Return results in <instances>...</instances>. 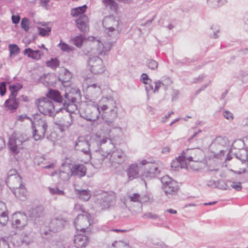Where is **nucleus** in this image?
<instances>
[{
	"instance_id": "57",
	"label": "nucleus",
	"mask_w": 248,
	"mask_h": 248,
	"mask_svg": "<svg viewBox=\"0 0 248 248\" xmlns=\"http://www.w3.org/2000/svg\"><path fill=\"white\" fill-rule=\"evenodd\" d=\"M0 248H10L9 243L4 238H1Z\"/></svg>"
},
{
	"instance_id": "15",
	"label": "nucleus",
	"mask_w": 248,
	"mask_h": 248,
	"mask_svg": "<svg viewBox=\"0 0 248 248\" xmlns=\"http://www.w3.org/2000/svg\"><path fill=\"white\" fill-rule=\"evenodd\" d=\"M111 149V152L109 157V161L112 166L117 167L124 163L126 159V156L125 153L121 149Z\"/></svg>"
},
{
	"instance_id": "36",
	"label": "nucleus",
	"mask_w": 248,
	"mask_h": 248,
	"mask_svg": "<svg viewBox=\"0 0 248 248\" xmlns=\"http://www.w3.org/2000/svg\"><path fill=\"white\" fill-rule=\"evenodd\" d=\"M84 39V36L81 35L75 36L71 39L74 44L78 47L81 46Z\"/></svg>"
},
{
	"instance_id": "55",
	"label": "nucleus",
	"mask_w": 248,
	"mask_h": 248,
	"mask_svg": "<svg viewBox=\"0 0 248 248\" xmlns=\"http://www.w3.org/2000/svg\"><path fill=\"white\" fill-rule=\"evenodd\" d=\"M145 88L147 93H149L150 91H153L154 93V88L152 81L148 82V83L146 84Z\"/></svg>"
},
{
	"instance_id": "2",
	"label": "nucleus",
	"mask_w": 248,
	"mask_h": 248,
	"mask_svg": "<svg viewBox=\"0 0 248 248\" xmlns=\"http://www.w3.org/2000/svg\"><path fill=\"white\" fill-rule=\"evenodd\" d=\"M47 95L56 102L63 103V108L62 110L63 109L72 115L77 109L75 103L77 99L80 97V92L77 88H68L66 90L64 97H62L59 91L50 89Z\"/></svg>"
},
{
	"instance_id": "18",
	"label": "nucleus",
	"mask_w": 248,
	"mask_h": 248,
	"mask_svg": "<svg viewBox=\"0 0 248 248\" xmlns=\"http://www.w3.org/2000/svg\"><path fill=\"white\" fill-rule=\"evenodd\" d=\"M12 221L14 228L22 229L27 225L28 218L26 215L17 212L13 214Z\"/></svg>"
},
{
	"instance_id": "37",
	"label": "nucleus",
	"mask_w": 248,
	"mask_h": 248,
	"mask_svg": "<svg viewBox=\"0 0 248 248\" xmlns=\"http://www.w3.org/2000/svg\"><path fill=\"white\" fill-rule=\"evenodd\" d=\"M52 224L56 225V226L55 227L53 228V231L55 232L58 231L59 230L61 229L63 227V222L62 220L58 219H55L52 221V224L50 226L51 228H52Z\"/></svg>"
},
{
	"instance_id": "24",
	"label": "nucleus",
	"mask_w": 248,
	"mask_h": 248,
	"mask_svg": "<svg viewBox=\"0 0 248 248\" xmlns=\"http://www.w3.org/2000/svg\"><path fill=\"white\" fill-rule=\"evenodd\" d=\"M74 241L77 248H82L87 246L89 240L87 236L79 234L75 235Z\"/></svg>"
},
{
	"instance_id": "49",
	"label": "nucleus",
	"mask_w": 248,
	"mask_h": 248,
	"mask_svg": "<svg viewBox=\"0 0 248 248\" xmlns=\"http://www.w3.org/2000/svg\"><path fill=\"white\" fill-rule=\"evenodd\" d=\"M142 217L144 218H151V219H156L158 217V216L155 214L152 213H146L142 216Z\"/></svg>"
},
{
	"instance_id": "48",
	"label": "nucleus",
	"mask_w": 248,
	"mask_h": 248,
	"mask_svg": "<svg viewBox=\"0 0 248 248\" xmlns=\"http://www.w3.org/2000/svg\"><path fill=\"white\" fill-rule=\"evenodd\" d=\"M215 142L217 144L224 146L226 143V139L221 136L217 137L215 139Z\"/></svg>"
},
{
	"instance_id": "46",
	"label": "nucleus",
	"mask_w": 248,
	"mask_h": 248,
	"mask_svg": "<svg viewBox=\"0 0 248 248\" xmlns=\"http://www.w3.org/2000/svg\"><path fill=\"white\" fill-rule=\"evenodd\" d=\"M8 221L7 213L0 215V224L2 225H5Z\"/></svg>"
},
{
	"instance_id": "11",
	"label": "nucleus",
	"mask_w": 248,
	"mask_h": 248,
	"mask_svg": "<svg viewBox=\"0 0 248 248\" xmlns=\"http://www.w3.org/2000/svg\"><path fill=\"white\" fill-rule=\"evenodd\" d=\"M22 86L19 83L9 86L11 94L9 98L5 102V107L8 109L12 110L16 109L18 107V101L16 99L17 92L22 88Z\"/></svg>"
},
{
	"instance_id": "23",
	"label": "nucleus",
	"mask_w": 248,
	"mask_h": 248,
	"mask_svg": "<svg viewBox=\"0 0 248 248\" xmlns=\"http://www.w3.org/2000/svg\"><path fill=\"white\" fill-rule=\"evenodd\" d=\"M88 18L87 16L83 15L81 16L76 20L78 28L83 32H86L89 30L88 26Z\"/></svg>"
},
{
	"instance_id": "19",
	"label": "nucleus",
	"mask_w": 248,
	"mask_h": 248,
	"mask_svg": "<svg viewBox=\"0 0 248 248\" xmlns=\"http://www.w3.org/2000/svg\"><path fill=\"white\" fill-rule=\"evenodd\" d=\"M90 146L88 141L83 137H79L75 142V148L77 150L80 151L86 155H91Z\"/></svg>"
},
{
	"instance_id": "32",
	"label": "nucleus",
	"mask_w": 248,
	"mask_h": 248,
	"mask_svg": "<svg viewBox=\"0 0 248 248\" xmlns=\"http://www.w3.org/2000/svg\"><path fill=\"white\" fill-rule=\"evenodd\" d=\"M63 119V122L61 124L67 128H68L73 123V116L71 114L64 116Z\"/></svg>"
},
{
	"instance_id": "39",
	"label": "nucleus",
	"mask_w": 248,
	"mask_h": 248,
	"mask_svg": "<svg viewBox=\"0 0 248 248\" xmlns=\"http://www.w3.org/2000/svg\"><path fill=\"white\" fill-rule=\"evenodd\" d=\"M46 64L48 67L52 69H55L59 66L60 62L57 59H51L50 61H47Z\"/></svg>"
},
{
	"instance_id": "13",
	"label": "nucleus",
	"mask_w": 248,
	"mask_h": 248,
	"mask_svg": "<svg viewBox=\"0 0 248 248\" xmlns=\"http://www.w3.org/2000/svg\"><path fill=\"white\" fill-rule=\"evenodd\" d=\"M88 65L89 70L94 74H101L105 69L102 60L96 56L89 58Z\"/></svg>"
},
{
	"instance_id": "34",
	"label": "nucleus",
	"mask_w": 248,
	"mask_h": 248,
	"mask_svg": "<svg viewBox=\"0 0 248 248\" xmlns=\"http://www.w3.org/2000/svg\"><path fill=\"white\" fill-rule=\"evenodd\" d=\"M58 46L62 51L66 52H70L72 51L74 48L66 44L62 41L61 40L60 43L58 44Z\"/></svg>"
},
{
	"instance_id": "7",
	"label": "nucleus",
	"mask_w": 248,
	"mask_h": 248,
	"mask_svg": "<svg viewBox=\"0 0 248 248\" xmlns=\"http://www.w3.org/2000/svg\"><path fill=\"white\" fill-rule=\"evenodd\" d=\"M140 164L144 166V171L142 175L145 177L153 178L157 176L163 168L161 162H150L143 160Z\"/></svg>"
},
{
	"instance_id": "59",
	"label": "nucleus",
	"mask_w": 248,
	"mask_h": 248,
	"mask_svg": "<svg viewBox=\"0 0 248 248\" xmlns=\"http://www.w3.org/2000/svg\"><path fill=\"white\" fill-rule=\"evenodd\" d=\"M16 175H19L17 173V171L15 169L10 170L7 173V177H10L12 176H16Z\"/></svg>"
},
{
	"instance_id": "56",
	"label": "nucleus",
	"mask_w": 248,
	"mask_h": 248,
	"mask_svg": "<svg viewBox=\"0 0 248 248\" xmlns=\"http://www.w3.org/2000/svg\"><path fill=\"white\" fill-rule=\"evenodd\" d=\"M6 213H7V210L5 204L2 202H0V215Z\"/></svg>"
},
{
	"instance_id": "35",
	"label": "nucleus",
	"mask_w": 248,
	"mask_h": 248,
	"mask_svg": "<svg viewBox=\"0 0 248 248\" xmlns=\"http://www.w3.org/2000/svg\"><path fill=\"white\" fill-rule=\"evenodd\" d=\"M236 157L242 162L246 161H248V152L247 150L242 149L239 151V153L236 154Z\"/></svg>"
},
{
	"instance_id": "33",
	"label": "nucleus",
	"mask_w": 248,
	"mask_h": 248,
	"mask_svg": "<svg viewBox=\"0 0 248 248\" xmlns=\"http://www.w3.org/2000/svg\"><path fill=\"white\" fill-rule=\"evenodd\" d=\"M43 207L42 206H37L32 209L31 213V216L34 218L40 217L43 215Z\"/></svg>"
},
{
	"instance_id": "25",
	"label": "nucleus",
	"mask_w": 248,
	"mask_h": 248,
	"mask_svg": "<svg viewBox=\"0 0 248 248\" xmlns=\"http://www.w3.org/2000/svg\"><path fill=\"white\" fill-rule=\"evenodd\" d=\"M24 54L27 55L29 58L33 60H38L41 58L44 53L40 50H33L30 48H26L24 50Z\"/></svg>"
},
{
	"instance_id": "38",
	"label": "nucleus",
	"mask_w": 248,
	"mask_h": 248,
	"mask_svg": "<svg viewBox=\"0 0 248 248\" xmlns=\"http://www.w3.org/2000/svg\"><path fill=\"white\" fill-rule=\"evenodd\" d=\"M102 2L106 7H108L111 10H115L117 9V4L113 0H103Z\"/></svg>"
},
{
	"instance_id": "14",
	"label": "nucleus",
	"mask_w": 248,
	"mask_h": 248,
	"mask_svg": "<svg viewBox=\"0 0 248 248\" xmlns=\"http://www.w3.org/2000/svg\"><path fill=\"white\" fill-rule=\"evenodd\" d=\"M91 217L87 213L86 215L79 214L74 221L76 230L81 232H85L91 224Z\"/></svg>"
},
{
	"instance_id": "30",
	"label": "nucleus",
	"mask_w": 248,
	"mask_h": 248,
	"mask_svg": "<svg viewBox=\"0 0 248 248\" xmlns=\"http://www.w3.org/2000/svg\"><path fill=\"white\" fill-rule=\"evenodd\" d=\"M87 8V5H84L82 6H80L72 9L71 10V15L73 17L79 16L80 15L81 16H82L83 15L82 14H83L86 12Z\"/></svg>"
},
{
	"instance_id": "3",
	"label": "nucleus",
	"mask_w": 248,
	"mask_h": 248,
	"mask_svg": "<svg viewBox=\"0 0 248 248\" xmlns=\"http://www.w3.org/2000/svg\"><path fill=\"white\" fill-rule=\"evenodd\" d=\"M106 136L101 138L98 137L97 144L100 146V151L96 152L93 157L92 158V164L96 169L100 168L102 165L104 160L110 153L111 149L115 148V144L110 140V134L105 135Z\"/></svg>"
},
{
	"instance_id": "31",
	"label": "nucleus",
	"mask_w": 248,
	"mask_h": 248,
	"mask_svg": "<svg viewBox=\"0 0 248 248\" xmlns=\"http://www.w3.org/2000/svg\"><path fill=\"white\" fill-rule=\"evenodd\" d=\"M227 2V0H207L208 5L214 8H217Z\"/></svg>"
},
{
	"instance_id": "41",
	"label": "nucleus",
	"mask_w": 248,
	"mask_h": 248,
	"mask_svg": "<svg viewBox=\"0 0 248 248\" xmlns=\"http://www.w3.org/2000/svg\"><path fill=\"white\" fill-rule=\"evenodd\" d=\"M21 28L24 29V30L27 32L29 30V19L26 18L24 17L22 19L21 22Z\"/></svg>"
},
{
	"instance_id": "16",
	"label": "nucleus",
	"mask_w": 248,
	"mask_h": 248,
	"mask_svg": "<svg viewBox=\"0 0 248 248\" xmlns=\"http://www.w3.org/2000/svg\"><path fill=\"white\" fill-rule=\"evenodd\" d=\"M102 24L103 27L106 28V30H108V33L109 36H111L112 33H114L118 32L120 22L113 16H109L104 18Z\"/></svg>"
},
{
	"instance_id": "54",
	"label": "nucleus",
	"mask_w": 248,
	"mask_h": 248,
	"mask_svg": "<svg viewBox=\"0 0 248 248\" xmlns=\"http://www.w3.org/2000/svg\"><path fill=\"white\" fill-rule=\"evenodd\" d=\"M141 78L142 82L145 84L148 83V82H151V80L149 78L148 76L146 74H142Z\"/></svg>"
},
{
	"instance_id": "27",
	"label": "nucleus",
	"mask_w": 248,
	"mask_h": 248,
	"mask_svg": "<svg viewBox=\"0 0 248 248\" xmlns=\"http://www.w3.org/2000/svg\"><path fill=\"white\" fill-rule=\"evenodd\" d=\"M171 167L174 169H177L179 167L181 168H186L187 167L186 161L183 158L182 154L181 155L176 158L175 160L171 162Z\"/></svg>"
},
{
	"instance_id": "8",
	"label": "nucleus",
	"mask_w": 248,
	"mask_h": 248,
	"mask_svg": "<svg viewBox=\"0 0 248 248\" xmlns=\"http://www.w3.org/2000/svg\"><path fill=\"white\" fill-rule=\"evenodd\" d=\"M28 140V137L22 134L14 133L10 137L8 143L10 150L15 154H17L22 148L23 143Z\"/></svg>"
},
{
	"instance_id": "10",
	"label": "nucleus",
	"mask_w": 248,
	"mask_h": 248,
	"mask_svg": "<svg viewBox=\"0 0 248 248\" xmlns=\"http://www.w3.org/2000/svg\"><path fill=\"white\" fill-rule=\"evenodd\" d=\"M33 134L32 137L35 140L43 139L47 128V124L44 119H35L32 122Z\"/></svg>"
},
{
	"instance_id": "60",
	"label": "nucleus",
	"mask_w": 248,
	"mask_h": 248,
	"mask_svg": "<svg viewBox=\"0 0 248 248\" xmlns=\"http://www.w3.org/2000/svg\"><path fill=\"white\" fill-rule=\"evenodd\" d=\"M161 82H164L165 83V85H162L165 90H166L167 86L170 85L171 83V81L169 78H167L161 81Z\"/></svg>"
},
{
	"instance_id": "9",
	"label": "nucleus",
	"mask_w": 248,
	"mask_h": 248,
	"mask_svg": "<svg viewBox=\"0 0 248 248\" xmlns=\"http://www.w3.org/2000/svg\"><path fill=\"white\" fill-rule=\"evenodd\" d=\"M116 195L113 192H103L96 199L95 203L102 209H107L112 206L115 203Z\"/></svg>"
},
{
	"instance_id": "61",
	"label": "nucleus",
	"mask_w": 248,
	"mask_h": 248,
	"mask_svg": "<svg viewBox=\"0 0 248 248\" xmlns=\"http://www.w3.org/2000/svg\"><path fill=\"white\" fill-rule=\"evenodd\" d=\"M20 19V17L19 16H15L13 15L12 16V20L13 23L17 24L19 23Z\"/></svg>"
},
{
	"instance_id": "50",
	"label": "nucleus",
	"mask_w": 248,
	"mask_h": 248,
	"mask_svg": "<svg viewBox=\"0 0 248 248\" xmlns=\"http://www.w3.org/2000/svg\"><path fill=\"white\" fill-rule=\"evenodd\" d=\"M224 117L227 120L232 121L233 119V116L232 113L231 112L225 110L223 112Z\"/></svg>"
},
{
	"instance_id": "52",
	"label": "nucleus",
	"mask_w": 248,
	"mask_h": 248,
	"mask_svg": "<svg viewBox=\"0 0 248 248\" xmlns=\"http://www.w3.org/2000/svg\"><path fill=\"white\" fill-rule=\"evenodd\" d=\"M155 84V88L154 90V93H156L158 91L159 88L162 86V85H165V83L164 82H161V81H157L154 82Z\"/></svg>"
},
{
	"instance_id": "17",
	"label": "nucleus",
	"mask_w": 248,
	"mask_h": 248,
	"mask_svg": "<svg viewBox=\"0 0 248 248\" xmlns=\"http://www.w3.org/2000/svg\"><path fill=\"white\" fill-rule=\"evenodd\" d=\"M182 154L183 158L186 159V162L202 160L204 156L202 151L199 148L187 149L186 151H183Z\"/></svg>"
},
{
	"instance_id": "20",
	"label": "nucleus",
	"mask_w": 248,
	"mask_h": 248,
	"mask_svg": "<svg viewBox=\"0 0 248 248\" xmlns=\"http://www.w3.org/2000/svg\"><path fill=\"white\" fill-rule=\"evenodd\" d=\"M140 165H141L140 163L139 164L134 163L128 167L126 172L129 180H132L138 177Z\"/></svg>"
},
{
	"instance_id": "63",
	"label": "nucleus",
	"mask_w": 248,
	"mask_h": 248,
	"mask_svg": "<svg viewBox=\"0 0 248 248\" xmlns=\"http://www.w3.org/2000/svg\"><path fill=\"white\" fill-rule=\"evenodd\" d=\"M49 0H40L41 5L45 8V9H48V3L49 2Z\"/></svg>"
},
{
	"instance_id": "4",
	"label": "nucleus",
	"mask_w": 248,
	"mask_h": 248,
	"mask_svg": "<svg viewBox=\"0 0 248 248\" xmlns=\"http://www.w3.org/2000/svg\"><path fill=\"white\" fill-rule=\"evenodd\" d=\"M112 44L109 42H101L96 40L94 37H91L86 41V46L84 49L85 55L90 57L97 56L98 55H105L110 50Z\"/></svg>"
},
{
	"instance_id": "1",
	"label": "nucleus",
	"mask_w": 248,
	"mask_h": 248,
	"mask_svg": "<svg viewBox=\"0 0 248 248\" xmlns=\"http://www.w3.org/2000/svg\"><path fill=\"white\" fill-rule=\"evenodd\" d=\"M80 115L89 121H95L101 115L105 120L101 129L102 134L109 135L114 129L118 128L113 123L118 116V109L113 98L103 97L98 104L88 102L82 104L79 110Z\"/></svg>"
},
{
	"instance_id": "51",
	"label": "nucleus",
	"mask_w": 248,
	"mask_h": 248,
	"mask_svg": "<svg viewBox=\"0 0 248 248\" xmlns=\"http://www.w3.org/2000/svg\"><path fill=\"white\" fill-rule=\"evenodd\" d=\"M6 91V82H2L0 83V94L1 96L4 95L5 94Z\"/></svg>"
},
{
	"instance_id": "5",
	"label": "nucleus",
	"mask_w": 248,
	"mask_h": 248,
	"mask_svg": "<svg viewBox=\"0 0 248 248\" xmlns=\"http://www.w3.org/2000/svg\"><path fill=\"white\" fill-rule=\"evenodd\" d=\"M149 198L145 195L129 192L121 199V201L129 210L138 213L142 210V204L149 201Z\"/></svg>"
},
{
	"instance_id": "43",
	"label": "nucleus",
	"mask_w": 248,
	"mask_h": 248,
	"mask_svg": "<svg viewBox=\"0 0 248 248\" xmlns=\"http://www.w3.org/2000/svg\"><path fill=\"white\" fill-rule=\"evenodd\" d=\"M147 65L150 69L152 70H155L158 67V63L155 60H148L147 62Z\"/></svg>"
},
{
	"instance_id": "53",
	"label": "nucleus",
	"mask_w": 248,
	"mask_h": 248,
	"mask_svg": "<svg viewBox=\"0 0 248 248\" xmlns=\"http://www.w3.org/2000/svg\"><path fill=\"white\" fill-rule=\"evenodd\" d=\"M88 89L89 91H92V89H95L96 92L98 93H100V88L99 86H98L95 84H93L88 86Z\"/></svg>"
},
{
	"instance_id": "42",
	"label": "nucleus",
	"mask_w": 248,
	"mask_h": 248,
	"mask_svg": "<svg viewBox=\"0 0 248 248\" xmlns=\"http://www.w3.org/2000/svg\"><path fill=\"white\" fill-rule=\"evenodd\" d=\"M210 30L213 31V35L212 36L214 38H217L219 36V27L217 25H213L211 28Z\"/></svg>"
},
{
	"instance_id": "28",
	"label": "nucleus",
	"mask_w": 248,
	"mask_h": 248,
	"mask_svg": "<svg viewBox=\"0 0 248 248\" xmlns=\"http://www.w3.org/2000/svg\"><path fill=\"white\" fill-rule=\"evenodd\" d=\"M11 190L15 196L20 200L23 201L25 199L26 196V189L23 185Z\"/></svg>"
},
{
	"instance_id": "29",
	"label": "nucleus",
	"mask_w": 248,
	"mask_h": 248,
	"mask_svg": "<svg viewBox=\"0 0 248 248\" xmlns=\"http://www.w3.org/2000/svg\"><path fill=\"white\" fill-rule=\"evenodd\" d=\"M78 198L84 201H88L91 197V193L88 189H75Z\"/></svg>"
},
{
	"instance_id": "62",
	"label": "nucleus",
	"mask_w": 248,
	"mask_h": 248,
	"mask_svg": "<svg viewBox=\"0 0 248 248\" xmlns=\"http://www.w3.org/2000/svg\"><path fill=\"white\" fill-rule=\"evenodd\" d=\"M202 132V130L200 129H199L197 131H195L194 133L191 136H190L189 139H188V141H190L191 140H192L193 139H194L199 133Z\"/></svg>"
},
{
	"instance_id": "47",
	"label": "nucleus",
	"mask_w": 248,
	"mask_h": 248,
	"mask_svg": "<svg viewBox=\"0 0 248 248\" xmlns=\"http://www.w3.org/2000/svg\"><path fill=\"white\" fill-rule=\"evenodd\" d=\"M49 190L50 193L52 194H57L59 195H63L64 194V192L62 190L59 189L58 188H49Z\"/></svg>"
},
{
	"instance_id": "58",
	"label": "nucleus",
	"mask_w": 248,
	"mask_h": 248,
	"mask_svg": "<svg viewBox=\"0 0 248 248\" xmlns=\"http://www.w3.org/2000/svg\"><path fill=\"white\" fill-rule=\"evenodd\" d=\"M74 210L76 212L81 211L82 212H84V208L82 205L79 203H76L75 205Z\"/></svg>"
},
{
	"instance_id": "12",
	"label": "nucleus",
	"mask_w": 248,
	"mask_h": 248,
	"mask_svg": "<svg viewBox=\"0 0 248 248\" xmlns=\"http://www.w3.org/2000/svg\"><path fill=\"white\" fill-rule=\"evenodd\" d=\"M161 181L162 189L167 196L175 194L178 190V186L176 181L166 175L162 177Z\"/></svg>"
},
{
	"instance_id": "22",
	"label": "nucleus",
	"mask_w": 248,
	"mask_h": 248,
	"mask_svg": "<svg viewBox=\"0 0 248 248\" xmlns=\"http://www.w3.org/2000/svg\"><path fill=\"white\" fill-rule=\"evenodd\" d=\"M6 182L7 186L11 190L14 189L22 185L21 178L20 175L7 177Z\"/></svg>"
},
{
	"instance_id": "40",
	"label": "nucleus",
	"mask_w": 248,
	"mask_h": 248,
	"mask_svg": "<svg viewBox=\"0 0 248 248\" xmlns=\"http://www.w3.org/2000/svg\"><path fill=\"white\" fill-rule=\"evenodd\" d=\"M10 55H15L19 52V48L16 44H11L9 46Z\"/></svg>"
},
{
	"instance_id": "26",
	"label": "nucleus",
	"mask_w": 248,
	"mask_h": 248,
	"mask_svg": "<svg viewBox=\"0 0 248 248\" xmlns=\"http://www.w3.org/2000/svg\"><path fill=\"white\" fill-rule=\"evenodd\" d=\"M186 164L187 167H186V169H190L194 170H198L204 168L205 166V163L202 160L190 161L186 162Z\"/></svg>"
},
{
	"instance_id": "6",
	"label": "nucleus",
	"mask_w": 248,
	"mask_h": 248,
	"mask_svg": "<svg viewBox=\"0 0 248 248\" xmlns=\"http://www.w3.org/2000/svg\"><path fill=\"white\" fill-rule=\"evenodd\" d=\"M48 93L46 94V97L38 98L35 100V103L39 111L44 115L53 116L59 111L62 110V108L58 110L55 109V107L52 102V98L48 96Z\"/></svg>"
},
{
	"instance_id": "44",
	"label": "nucleus",
	"mask_w": 248,
	"mask_h": 248,
	"mask_svg": "<svg viewBox=\"0 0 248 248\" xmlns=\"http://www.w3.org/2000/svg\"><path fill=\"white\" fill-rule=\"evenodd\" d=\"M38 30L39 32V34L43 36H45L46 35H48L49 33L51 31V28L50 27H46L45 28H38Z\"/></svg>"
},
{
	"instance_id": "21",
	"label": "nucleus",
	"mask_w": 248,
	"mask_h": 248,
	"mask_svg": "<svg viewBox=\"0 0 248 248\" xmlns=\"http://www.w3.org/2000/svg\"><path fill=\"white\" fill-rule=\"evenodd\" d=\"M86 168L81 164H75L70 169L71 175L81 177L86 175Z\"/></svg>"
},
{
	"instance_id": "64",
	"label": "nucleus",
	"mask_w": 248,
	"mask_h": 248,
	"mask_svg": "<svg viewBox=\"0 0 248 248\" xmlns=\"http://www.w3.org/2000/svg\"><path fill=\"white\" fill-rule=\"evenodd\" d=\"M172 114H173V112L171 111V112H170L169 114H168L167 115L162 117L161 122L164 123H165L166 122H167L168 119L170 117L171 115Z\"/></svg>"
},
{
	"instance_id": "45",
	"label": "nucleus",
	"mask_w": 248,
	"mask_h": 248,
	"mask_svg": "<svg viewBox=\"0 0 248 248\" xmlns=\"http://www.w3.org/2000/svg\"><path fill=\"white\" fill-rule=\"evenodd\" d=\"M230 186L234 188L237 191H239L242 189V186L240 182H230Z\"/></svg>"
}]
</instances>
